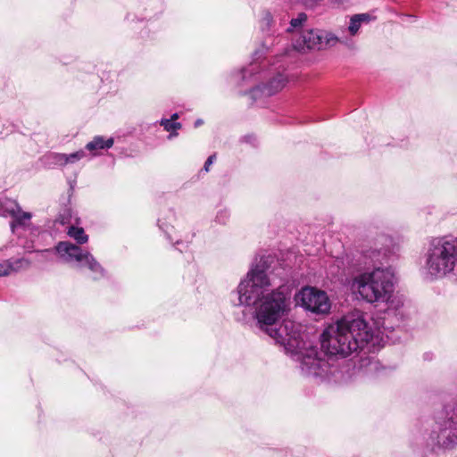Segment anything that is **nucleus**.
<instances>
[{"mask_svg":"<svg viewBox=\"0 0 457 457\" xmlns=\"http://www.w3.org/2000/svg\"><path fill=\"white\" fill-rule=\"evenodd\" d=\"M280 283L270 258H256L233 292L237 302L232 301L236 306L253 311L257 328L300 362L304 376L320 381L346 382L349 367L339 363L336 356L346 357L363 348L374 332L361 315H347L325 328L319 350L303 340L295 322L284 320L279 323L291 310L290 294Z\"/></svg>","mask_w":457,"mask_h":457,"instance_id":"obj_1","label":"nucleus"},{"mask_svg":"<svg viewBox=\"0 0 457 457\" xmlns=\"http://www.w3.org/2000/svg\"><path fill=\"white\" fill-rule=\"evenodd\" d=\"M387 253L388 250L382 245L378 247L377 243H369L361 249L366 265H382L387 259ZM351 288L369 303H388L395 290L394 272L388 267H374L372 270L355 276Z\"/></svg>","mask_w":457,"mask_h":457,"instance_id":"obj_2","label":"nucleus"},{"mask_svg":"<svg viewBox=\"0 0 457 457\" xmlns=\"http://www.w3.org/2000/svg\"><path fill=\"white\" fill-rule=\"evenodd\" d=\"M425 268L433 278L457 275V238H434L426 253Z\"/></svg>","mask_w":457,"mask_h":457,"instance_id":"obj_3","label":"nucleus"},{"mask_svg":"<svg viewBox=\"0 0 457 457\" xmlns=\"http://www.w3.org/2000/svg\"><path fill=\"white\" fill-rule=\"evenodd\" d=\"M54 251L61 260L67 263H76L79 268H87L94 279H101L105 276V270L97 260L88 251L68 241L59 242Z\"/></svg>","mask_w":457,"mask_h":457,"instance_id":"obj_4","label":"nucleus"},{"mask_svg":"<svg viewBox=\"0 0 457 457\" xmlns=\"http://www.w3.org/2000/svg\"><path fill=\"white\" fill-rule=\"evenodd\" d=\"M430 440L445 448L457 442V406L445 407L436 414Z\"/></svg>","mask_w":457,"mask_h":457,"instance_id":"obj_5","label":"nucleus"},{"mask_svg":"<svg viewBox=\"0 0 457 457\" xmlns=\"http://www.w3.org/2000/svg\"><path fill=\"white\" fill-rule=\"evenodd\" d=\"M337 42L353 47V42L347 37H337L335 34L319 29L303 30L299 38L294 44L293 48L297 51H305L311 49H321L327 46H334Z\"/></svg>","mask_w":457,"mask_h":457,"instance_id":"obj_6","label":"nucleus"},{"mask_svg":"<svg viewBox=\"0 0 457 457\" xmlns=\"http://www.w3.org/2000/svg\"><path fill=\"white\" fill-rule=\"evenodd\" d=\"M295 300L304 310L316 315L329 312L331 303L326 292L313 287H305L296 295Z\"/></svg>","mask_w":457,"mask_h":457,"instance_id":"obj_7","label":"nucleus"},{"mask_svg":"<svg viewBox=\"0 0 457 457\" xmlns=\"http://www.w3.org/2000/svg\"><path fill=\"white\" fill-rule=\"evenodd\" d=\"M281 41L282 38L279 37H273L270 36L265 37L261 47L253 53L252 63L248 67L242 69V79H245L247 76H251L256 71L257 62L262 58L263 54L272 52L271 48L275 46H278Z\"/></svg>","mask_w":457,"mask_h":457,"instance_id":"obj_8","label":"nucleus"},{"mask_svg":"<svg viewBox=\"0 0 457 457\" xmlns=\"http://www.w3.org/2000/svg\"><path fill=\"white\" fill-rule=\"evenodd\" d=\"M287 83V77L278 72L275 77H273L267 84L262 86H258L253 88L250 92L253 98H256L259 93L266 96H270L275 95L278 91L284 88V87Z\"/></svg>","mask_w":457,"mask_h":457,"instance_id":"obj_9","label":"nucleus"},{"mask_svg":"<svg viewBox=\"0 0 457 457\" xmlns=\"http://www.w3.org/2000/svg\"><path fill=\"white\" fill-rule=\"evenodd\" d=\"M11 229L12 233H15L19 228L26 230L31 226L30 220L32 215L30 212H23L18 208L16 211L11 212Z\"/></svg>","mask_w":457,"mask_h":457,"instance_id":"obj_10","label":"nucleus"},{"mask_svg":"<svg viewBox=\"0 0 457 457\" xmlns=\"http://www.w3.org/2000/svg\"><path fill=\"white\" fill-rule=\"evenodd\" d=\"M114 144L112 137L104 138L102 136H96L90 142L85 145V149L88 151L92 156L99 154L100 150L110 149Z\"/></svg>","mask_w":457,"mask_h":457,"instance_id":"obj_11","label":"nucleus"},{"mask_svg":"<svg viewBox=\"0 0 457 457\" xmlns=\"http://www.w3.org/2000/svg\"><path fill=\"white\" fill-rule=\"evenodd\" d=\"M371 21V16L369 13H357L353 14L349 19V25L347 31L351 37H355L359 34L360 29L362 24H368Z\"/></svg>","mask_w":457,"mask_h":457,"instance_id":"obj_12","label":"nucleus"},{"mask_svg":"<svg viewBox=\"0 0 457 457\" xmlns=\"http://www.w3.org/2000/svg\"><path fill=\"white\" fill-rule=\"evenodd\" d=\"M68 235L79 245L85 244L88 240V237L82 228L71 226L68 230Z\"/></svg>","mask_w":457,"mask_h":457,"instance_id":"obj_13","label":"nucleus"},{"mask_svg":"<svg viewBox=\"0 0 457 457\" xmlns=\"http://www.w3.org/2000/svg\"><path fill=\"white\" fill-rule=\"evenodd\" d=\"M8 267H9V272L12 271H19L21 270H26L30 267V261L25 258H20L16 259L14 261H8L7 262Z\"/></svg>","mask_w":457,"mask_h":457,"instance_id":"obj_14","label":"nucleus"},{"mask_svg":"<svg viewBox=\"0 0 457 457\" xmlns=\"http://www.w3.org/2000/svg\"><path fill=\"white\" fill-rule=\"evenodd\" d=\"M307 21V15L303 12L298 14L296 18H294L290 21V27L287 29V32H292L298 28H301L303 24Z\"/></svg>","mask_w":457,"mask_h":457,"instance_id":"obj_15","label":"nucleus"},{"mask_svg":"<svg viewBox=\"0 0 457 457\" xmlns=\"http://www.w3.org/2000/svg\"><path fill=\"white\" fill-rule=\"evenodd\" d=\"M46 158L49 161V163L56 165V166H65V154L61 153H52L46 156Z\"/></svg>","mask_w":457,"mask_h":457,"instance_id":"obj_16","label":"nucleus"},{"mask_svg":"<svg viewBox=\"0 0 457 457\" xmlns=\"http://www.w3.org/2000/svg\"><path fill=\"white\" fill-rule=\"evenodd\" d=\"M87 154L84 150H79L75 153L67 154H65V162L67 164H73L85 158Z\"/></svg>","mask_w":457,"mask_h":457,"instance_id":"obj_17","label":"nucleus"},{"mask_svg":"<svg viewBox=\"0 0 457 457\" xmlns=\"http://www.w3.org/2000/svg\"><path fill=\"white\" fill-rule=\"evenodd\" d=\"M158 226L164 232V234L167 237V239L170 240V242H173V240H174V237H172V232L174 230L173 226L163 221L162 219L158 220Z\"/></svg>","mask_w":457,"mask_h":457,"instance_id":"obj_18","label":"nucleus"},{"mask_svg":"<svg viewBox=\"0 0 457 457\" xmlns=\"http://www.w3.org/2000/svg\"><path fill=\"white\" fill-rule=\"evenodd\" d=\"M160 124L166 131H176L181 128V124L179 122L172 121L169 119H162Z\"/></svg>","mask_w":457,"mask_h":457,"instance_id":"obj_19","label":"nucleus"},{"mask_svg":"<svg viewBox=\"0 0 457 457\" xmlns=\"http://www.w3.org/2000/svg\"><path fill=\"white\" fill-rule=\"evenodd\" d=\"M174 245L180 253L187 251L188 248V243L181 240H176Z\"/></svg>","mask_w":457,"mask_h":457,"instance_id":"obj_20","label":"nucleus"},{"mask_svg":"<svg viewBox=\"0 0 457 457\" xmlns=\"http://www.w3.org/2000/svg\"><path fill=\"white\" fill-rule=\"evenodd\" d=\"M329 2L337 7H345L352 3V0H329Z\"/></svg>","mask_w":457,"mask_h":457,"instance_id":"obj_21","label":"nucleus"},{"mask_svg":"<svg viewBox=\"0 0 457 457\" xmlns=\"http://www.w3.org/2000/svg\"><path fill=\"white\" fill-rule=\"evenodd\" d=\"M216 160V154H212L210 155L205 163H204V170L208 172L209 170H210V166L213 163V162Z\"/></svg>","mask_w":457,"mask_h":457,"instance_id":"obj_22","label":"nucleus"},{"mask_svg":"<svg viewBox=\"0 0 457 457\" xmlns=\"http://www.w3.org/2000/svg\"><path fill=\"white\" fill-rule=\"evenodd\" d=\"M292 49H290L288 46H287V44H284L282 45V47L281 49H278L276 51V55H279V54H288V53L291 51Z\"/></svg>","mask_w":457,"mask_h":457,"instance_id":"obj_23","label":"nucleus"},{"mask_svg":"<svg viewBox=\"0 0 457 457\" xmlns=\"http://www.w3.org/2000/svg\"><path fill=\"white\" fill-rule=\"evenodd\" d=\"M9 267L7 262L6 263H1L0 264V277L1 276H7L9 275Z\"/></svg>","mask_w":457,"mask_h":457,"instance_id":"obj_24","label":"nucleus"},{"mask_svg":"<svg viewBox=\"0 0 457 457\" xmlns=\"http://www.w3.org/2000/svg\"><path fill=\"white\" fill-rule=\"evenodd\" d=\"M272 21V16L270 12H267L264 17L262 18V23L263 25L267 26L268 28L270 26Z\"/></svg>","mask_w":457,"mask_h":457,"instance_id":"obj_25","label":"nucleus"},{"mask_svg":"<svg viewBox=\"0 0 457 457\" xmlns=\"http://www.w3.org/2000/svg\"><path fill=\"white\" fill-rule=\"evenodd\" d=\"M50 252H51V250H49V249L38 251V253L41 254L42 260H45V261H48L49 260L47 254Z\"/></svg>","mask_w":457,"mask_h":457,"instance_id":"obj_26","label":"nucleus"},{"mask_svg":"<svg viewBox=\"0 0 457 457\" xmlns=\"http://www.w3.org/2000/svg\"><path fill=\"white\" fill-rule=\"evenodd\" d=\"M227 216H228L227 212L224 211V212H221L220 214L217 216V218L219 219L220 221L225 222Z\"/></svg>","mask_w":457,"mask_h":457,"instance_id":"obj_27","label":"nucleus"},{"mask_svg":"<svg viewBox=\"0 0 457 457\" xmlns=\"http://www.w3.org/2000/svg\"><path fill=\"white\" fill-rule=\"evenodd\" d=\"M203 123H204L203 120L198 119V120H195V127H199V126H201Z\"/></svg>","mask_w":457,"mask_h":457,"instance_id":"obj_28","label":"nucleus"},{"mask_svg":"<svg viewBox=\"0 0 457 457\" xmlns=\"http://www.w3.org/2000/svg\"><path fill=\"white\" fill-rule=\"evenodd\" d=\"M178 118H179V114L178 113H174V114L171 115V119L170 120L172 121H175Z\"/></svg>","mask_w":457,"mask_h":457,"instance_id":"obj_29","label":"nucleus"},{"mask_svg":"<svg viewBox=\"0 0 457 457\" xmlns=\"http://www.w3.org/2000/svg\"><path fill=\"white\" fill-rule=\"evenodd\" d=\"M173 218H174L173 212H170L168 214V219L171 220H173Z\"/></svg>","mask_w":457,"mask_h":457,"instance_id":"obj_30","label":"nucleus"},{"mask_svg":"<svg viewBox=\"0 0 457 457\" xmlns=\"http://www.w3.org/2000/svg\"><path fill=\"white\" fill-rule=\"evenodd\" d=\"M173 136H177V133L169 135V138H171Z\"/></svg>","mask_w":457,"mask_h":457,"instance_id":"obj_31","label":"nucleus"},{"mask_svg":"<svg viewBox=\"0 0 457 457\" xmlns=\"http://www.w3.org/2000/svg\"><path fill=\"white\" fill-rule=\"evenodd\" d=\"M381 240H382V241H387V238H386V237H381Z\"/></svg>","mask_w":457,"mask_h":457,"instance_id":"obj_32","label":"nucleus"}]
</instances>
